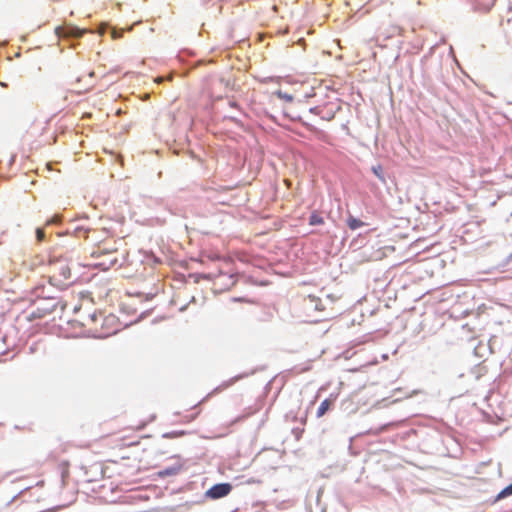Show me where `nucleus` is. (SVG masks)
<instances>
[{"label":"nucleus","instance_id":"13","mask_svg":"<svg viewBox=\"0 0 512 512\" xmlns=\"http://www.w3.org/2000/svg\"><path fill=\"white\" fill-rule=\"evenodd\" d=\"M512 495V483L505 487L497 496V499H503Z\"/></svg>","mask_w":512,"mask_h":512},{"label":"nucleus","instance_id":"1","mask_svg":"<svg viewBox=\"0 0 512 512\" xmlns=\"http://www.w3.org/2000/svg\"><path fill=\"white\" fill-rule=\"evenodd\" d=\"M44 276L49 283L63 289L71 283V268L67 258L62 256L51 258L44 266Z\"/></svg>","mask_w":512,"mask_h":512},{"label":"nucleus","instance_id":"6","mask_svg":"<svg viewBox=\"0 0 512 512\" xmlns=\"http://www.w3.org/2000/svg\"><path fill=\"white\" fill-rule=\"evenodd\" d=\"M63 452H65V449L62 448V447H60L59 449H55L49 455V460L51 462H53L54 464H56L58 466V468L60 469L61 477H62V482H63V485H65L66 484V478L69 476L70 463H69L68 460L60 458V454L63 453Z\"/></svg>","mask_w":512,"mask_h":512},{"label":"nucleus","instance_id":"18","mask_svg":"<svg viewBox=\"0 0 512 512\" xmlns=\"http://www.w3.org/2000/svg\"><path fill=\"white\" fill-rule=\"evenodd\" d=\"M145 425H146V422H143V423H141L137 428H138V429H141V428H143Z\"/></svg>","mask_w":512,"mask_h":512},{"label":"nucleus","instance_id":"11","mask_svg":"<svg viewBox=\"0 0 512 512\" xmlns=\"http://www.w3.org/2000/svg\"><path fill=\"white\" fill-rule=\"evenodd\" d=\"M324 223L323 217H321L317 212H312V214L309 217V224L310 225H321Z\"/></svg>","mask_w":512,"mask_h":512},{"label":"nucleus","instance_id":"14","mask_svg":"<svg viewBox=\"0 0 512 512\" xmlns=\"http://www.w3.org/2000/svg\"><path fill=\"white\" fill-rule=\"evenodd\" d=\"M372 171L373 173L379 178L381 179L382 181H384V177H383V168L381 165H376V166H373L372 167Z\"/></svg>","mask_w":512,"mask_h":512},{"label":"nucleus","instance_id":"17","mask_svg":"<svg viewBox=\"0 0 512 512\" xmlns=\"http://www.w3.org/2000/svg\"><path fill=\"white\" fill-rule=\"evenodd\" d=\"M36 238L38 241H43L45 238V232L42 228L36 230Z\"/></svg>","mask_w":512,"mask_h":512},{"label":"nucleus","instance_id":"7","mask_svg":"<svg viewBox=\"0 0 512 512\" xmlns=\"http://www.w3.org/2000/svg\"><path fill=\"white\" fill-rule=\"evenodd\" d=\"M232 490L229 483H220L212 486L206 491V496L211 499H219L227 496Z\"/></svg>","mask_w":512,"mask_h":512},{"label":"nucleus","instance_id":"8","mask_svg":"<svg viewBox=\"0 0 512 512\" xmlns=\"http://www.w3.org/2000/svg\"><path fill=\"white\" fill-rule=\"evenodd\" d=\"M86 32L85 29H80L75 26H64V27H57L56 28V34L60 37H74L79 38Z\"/></svg>","mask_w":512,"mask_h":512},{"label":"nucleus","instance_id":"12","mask_svg":"<svg viewBox=\"0 0 512 512\" xmlns=\"http://www.w3.org/2000/svg\"><path fill=\"white\" fill-rule=\"evenodd\" d=\"M227 278L228 283L226 284V287L229 288L230 286H233L235 284V280L233 276H226V275H219L217 277V280L215 281L214 285H217L219 282H221L222 279Z\"/></svg>","mask_w":512,"mask_h":512},{"label":"nucleus","instance_id":"2","mask_svg":"<svg viewBox=\"0 0 512 512\" xmlns=\"http://www.w3.org/2000/svg\"><path fill=\"white\" fill-rule=\"evenodd\" d=\"M123 254L118 249H107L99 247L91 254V261L88 266L99 268L103 271L109 270L113 267L120 266V260Z\"/></svg>","mask_w":512,"mask_h":512},{"label":"nucleus","instance_id":"16","mask_svg":"<svg viewBox=\"0 0 512 512\" xmlns=\"http://www.w3.org/2000/svg\"><path fill=\"white\" fill-rule=\"evenodd\" d=\"M277 96H278L279 98H282V99H284V100L288 101V102H291V101L293 100V97H292L291 95H288V94L283 93V92H281V91H278V92H277Z\"/></svg>","mask_w":512,"mask_h":512},{"label":"nucleus","instance_id":"15","mask_svg":"<svg viewBox=\"0 0 512 512\" xmlns=\"http://www.w3.org/2000/svg\"><path fill=\"white\" fill-rule=\"evenodd\" d=\"M121 440L123 441V446H125V447H131V446H135V445L139 444L138 440H136V441H127L126 437L121 438Z\"/></svg>","mask_w":512,"mask_h":512},{"label":"nucleus","instance_id":"5","mask_svg":"<svg viewBox=\"0 0 512 512\" xmlns=\"http://www.w3.org/2000/svg\"><path fill=\"white\" fill-rule=\"evenodd\" d=\"M340 110L339 99L335 94L327 97V101L310 109L311 112L319 115L324 120H332Z\"/></svg>","mask_w":512,"mask_h":512},{"label":"nucleus","instance_id":"10","mask_svg":"<svg viewBox=\"0 0 512 512\" xmlns=\"http://www.w3.org/2000/svg\"><path fill=\"white\" fill-rule=\"evenodd\" d=\"M347 225L351 230H356L360 227H363L364 222H362L361 220H359L357 218L350 216L347 220Z\"/></svg>","mask_w":512,"mask_h":512},{"label":"nucleus","instance_id":"9","mask_svg":"<svg viewBox=\"0 0 512 512\" xmlns=\"http://www.w3.org/2000/svg\"><path fill=\"white\" fill-rule=\"evenodd\" d=\"M334 402L335 398H328L323 400L317 409V418L323 417L333 407Z\"/></svg>","mask_w":512,"mask_h":512},{"label":"nucleus","instance_id":"4","mask_svg":"<svg viewBox=\"0 0 512 512\" xmlns=\"http://www.w3.org/2000/svg\"><path fill=\"white\" fill-rule=\"evenodd\" d=\"M76 318L74 321L80 323L85 328L87 334L91 335L92 326L96 321L97 312L93 309L89 302L81 303L79 306L74 307Z\"/></svg>","mask_w":512,"mask_h":512},{"label":"nucleus","instance_id":"19","mask_svg":"<svg viewBox=\"0 0 512 512\" xmlns=\"http://www.w3.org/2000/svg\"><path fill=\"white\" fill-rule=\"evenodd\" d=\"M43 484H44L43 481L38 482V485H40V486H43Z\"/></svg>","mask_w":512,"mask_h":512},{"label":"nucleus","instance_id":"3","mask_svg":"<svg viewBox=\"0 0 512 512\" xmlns=\"http://www.w3.org/2000/svg\"><path fill=\"white\" fill-rule=\"evenodd\" d=\"M120 329V323L113 314L104 315L99 312L96 315V321L92 326L91 336L96 338H106L115 334Z\"/></svg>","mask_w":512,"mask_h":512}]
</instances>
